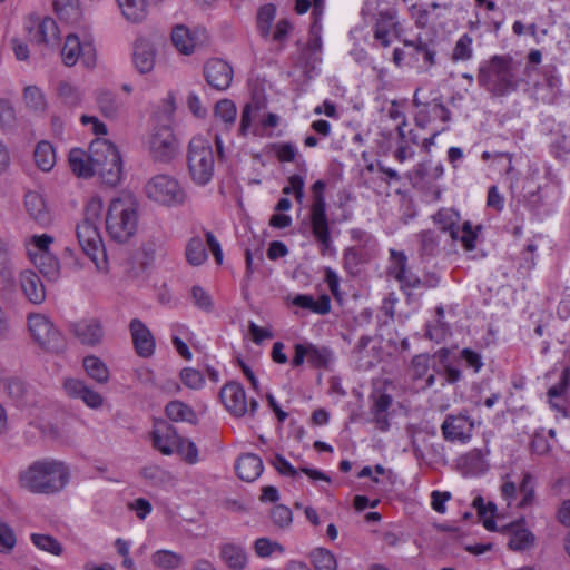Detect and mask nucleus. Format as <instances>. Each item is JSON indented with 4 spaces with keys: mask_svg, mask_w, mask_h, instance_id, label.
I'll return each mask as SVG.
<instances>
[{
    "mask_svg": "<svg viewBox=\"0 0 570 570\" xmlns=\"http://www.w3.org/2000/svg\"><path fill=\"white\" fill-rule=\"evenodd\" d=\"M520 66L510 55H494L480 65L478 83L494 97H505L515 92L523 81L519 76Z\"/></svg>",
    "mask_w": 570,
    "mask_h": 570,
    "instance_id": "f257e3e1",
    "label": "nucleus"
},
{
    "mask_svg": "<svg viewBox=\"0 0 570 570\" xmlns=\"http://www.w3.org/2000/svg\"><path fill=\"white\" fill-rule=\"evenodd\" d=\"M70 472L65 462L55 459H41L32 462L20 473L22 488L32 493L53 494L60 492L69 482Z\"/></svg>",
    "mask_w": 570,
    "mask_h": 570,
    "instance_id": "f03ea898",
    "label": "nucleus"
},
{
    "mask_svg": "<svg viewBox=\"0 0 570 570\" xmlns=\"http://www.w3.org/2000/svg\"><path fill=\"white\" fill-rule=\"evenodd\" d=\"M102 200L91 198L85 208L83 219L76 227V234L83 253L95 263L100 272H108V261L98 229V223L102 213Z\"/></svg>",
    "mask_w": 570,
    "mask_h": 570,
    "instance_id": "7ed1b4c3",
    "label": "nucleus"
},
{
    "mask_svg": "<svg viewBox=\"0 0 570 570\" xmlns=\"http://www.w3.org/2000/svg\"><path fill=\"white\" fill-rule=\"evenodd\" d=\"M138 213L130 198H116L106 215V232L116 243H127L137 232Z\"/></svg>",
    "mask_w": 570,
    "mask_h": 570,
    "instance_id": "20e7f679",
    "label": "nucleus"
},
{
    "mask_svg": "<svg viewBox=\"0 0 570 570\" xmlns=\"http://www.w3.org/2000/svg\"><path fill=\"white\" fill-rule=\"evenodd\" d=\"M326 184L323 180H316L312 187V205L309 210L311 232L318 245L322 256H331L335 253L331 236L330 220L326 213L325 202Z\"/></svg>",
    "mask_w": 570,
    "mask_h": 570,
    "instance_id": "39448f33",
    "label": "nucleus"
},
{
    "mask_svg": "<svg viewBox=\"0 0 570 570\" xmlns=\"http://www.w3.org/2000/svg\"><path fill=\"white\" fill-rule=\"evenodd\" d=\"M90 160L95 174L108 186H117L122 177V160L116 146L107 139L96 138L90 144Z\"/></svg>",
    "mask_w": 570,
    "mask_h": 570,
    "instance_id": "423d86ee",
    "label": "nucleus"
},
{
    "mask_svg": "<svg viewBox=\"0 0 570 570\" xmlns=\"http://www.w3.org/2000/svg\"><path fill=\"white\" fill-rule=\"evenodd\" d=\"M187 165L191 180L207 185L214 175L215 157L212 145L200 136L193 137L188 144Z\"/></svg>",
    "mask_w": 570,
    "mask_h": 570,
    "instance_id": "0eeeda50",
    "label": "nucleus"
},
{
    "mask_svg": "<svg viewBox=\"0 0 570 570\" xmlns=\"http://www.w3.org/2000/svg\"><path fill=\"white\" fill-rule=\"evenodd\" d=\"M28 330L32 340L43 350L60 353L66 347L63 335L51 320L40 313H30L27 317Z\"/></svg>",
    "mask_w": 570,
    "mask_h": 570,
    "instance_id": "6e6552de",
    "label": "nucleus"
},
{
    "mask_svg": "<svg viewBox=\"0 0 570 570\" xmlns=\"http://www.w3.org/2000/svg\"><path fill=\"white\" fill-rule=\"evenodd\" d=\"M145 190L148 198L165 206L181 205L186 198L184 188L169 175L154 176L146 184Z\"/></svg>",
    "mask_w": 570,
    "mask_h": 570,
    "instance_id": "1a4fd4ad",
    "label": "nucleus"
},
{
    "mask_svg": "<svg viewBox=\"0 0 570 570\" xmlns=\"http://www.w3.org/2000/svg\"><path fill=\"white\" fill-rule=\"evenodd\" d=\"M440 429L444 441L468 444L472 440L475 422L466 411H462L445 415Z\"/></svg>",
    "mask_w": 570,
    "mask_h": 570,
    "instance_id": "9d476101",
    "label": "nucleus"
},
{
    "mask_svg": "<svg viewBox=\"0 0 570 570\" xmlns=\"http://www.w3.org/2000/svg\"><path fill=\"white\" fill-rule=\"evenodd\" d=\"M61 57L63 63L68 67H72L78 61H81L86 68H94L97 60L94 43L89 40L80 41L79 37L75 33L66 37Z\"/></svg>",
    "mask_w": 570,
    "mask_h": 570,
    "instance_id": "9b49d317",
    "label": "nucleus"
},
{
    "mask_svg": "<svg viewBox=\"0 0 570 570\" xmlns=\"http://www.w3.org/2000/svg\"><path fill=\"white\" fill-rule=\"evenodd\" d=\"M305 361L314 368H327L333 362V351L327 346L315 345L308 341L295 344L292 366L299 367Z\"/></svg>",
    "mask_w": 570,
    "mask_h": 570,
    "instance_id": "f8f14e48",
    "label": "nucleus"
},
{
    "mask_svg": "<svg viewBox=\"0 0 570 570\" xmlns=\"http://www.w3.org/2000/svg\"><path fill=\"white\" fill-rule=\"evenodd\" d=\"M219 396L226 410L236 417H242L247 413L253 416L257 412L258 402L252 399L247 403L245 390L237 382L225 384L220 390Z\"/></svg>",
    "mask_w": 570,
    "mask_h": 570,
    "instance_id": "ddd939ff",
    "label": "nucleus"
},
{
    "mask_svg": "<svg viewBox=\"0 0 570 570\" xmlns=\"http://www.w3.org/2000/svg\"><path fill=\"white\" fill-rule=\"evenodd\" d=\"M401 24L397 20V11L393 8L379 11L373 26L374 39L384 48L391 46V35L397 39L401 37Z\"/></svg>",
    "mask_w": 570,
    "mask_h": 570,
    "instance_id": "4468645a",
    "label": "nucleus"
},
{
    "mask_svg": "<svg viewBox=\"0 0 570 570\" xmlns=\"http://www.w3.org/2000/svg\"><path fill=\"white\" fill-rule=\"evenodd\" d=\"M419 89L413 97V105L419 108L414 116V122L419 128L425 129L433 120L440 119L448 122L451 119L450 110L439 99L422 102L419 98Z\"/></svg>",
    "mask_w": 570,
    "mask_h": 570,
    "instance_id": "2eb2a0df",
    "label": "nucleus"
},
{
    "mask_svg": "<svg viewBox=\"0 0 570 570\" xmlns=\"http://www.w3.org/2000/svg\"><path fill=\"white\" fill-rule=\"evenodd\" d=\"M150 153L154 159L168 163L177 153V140L169 127L158 128L150 138Z\"/></svg>",
    "mask_w": 570,
    "mask_h": 570,
    "instance_id": "dca6fc26",
    "label": "nucleus"
},
{
    "mask_svg": "<svg viewBox=\"0 0 570 570\" xmlns=\"http://www.w3.org/2000/svg\"><path fill=\"white\" fill-rule=\"evenodd\" d=\"M233 75V68L223 59H210L204 66V77L207 83L218 91L229 88Z\"/></svg>",
    "mask_w": 570,
    "mask_h": 570,
    "instance_id": "f3484780",
    "label": "nucleus"
},
{
    "mask_svg": "<svg viewBox=\"0 0 570 570\" xmlns=\"http://www.w3.org/2000/svg\"><path fill=\"white\" fill-rule=\"evenodd\" d=\"M29 38L37 43L49 45L57 41L59 37V29L52 18L38 16H30L26 24Z\"/></svg>",
    "mask_w": 570,
    "mask_h": 570,
    "instance_id": "a211bd4d",
    "label": "nucleus"
},
{
    "mask_svg": "<svg viewBox=\"0 0 570 570\" xmlns=\"http://www.w3.org/2000/svg\"><path fill=\"white\" fill-rule=\"evenodd\" d=\"M129 330L136 353L140 357H150L155 352L156 343L149 328L139 318H132Z\"/></svg>",
    "mask_w": 570,
    "mask_h": 570,
    "instance_id": "6ab92c4d",
    "label": "nucleus"
},
{
    "mask_svg": "<svg viewBox=\"0 0 570 570\" xmlns=\"http://www.w3.org/2000/svg\"><path fill=\"white\" fill-rule=\"evenodd\" d=\"M69 331L83 345L95 346L102 341L104 330L96 318L81 320L69 324Z\"/></svg>",
    "mask_w": 570,
    "mask_h": 570,
    "instance_id": "aec40b11",
    "label": "nucleus"
},
{
    "mask_svg": "<svg viewBox=\"0 0 570 570\" xmlns=\"http://www.w3.org/2000/svg\"><path fill=\"white\" fill-rule=\"evenodd\" d=\"M63 389L70 397L80 399L87 406L91 409H99L104 403V397L101 394L89 387L83 381L79 379L65 380Z\"/></svg>",
    "mask_w": 570,
    "mask_h": 570,
    "instance_id": "412c9836",
    "label": "nucleus"
},
{
    "mask_svg": "<svg viewBox=\"0 0 570 570\" xmlns=\"http://www.w3.org/2000/svg\"><path fill=\"white\" fill-rule=\"evenodd\" d=\"M488 450L472 449L460 455L456 460L458 469L465 476H474L484 473L488 470L485 460Z\"/></svg>",
    "mask_w": 570,
    "mask_h": 570,
    "instance_id": "4be33fe9",
    "label": "nucleus"
},
{
    "mask_svg": "<svg viewBox=\"0 0 570 570\" xmlns=\"http://www.w3.org/2000/svg\"><path fill=\"white\" fill-rule=\"evenodd\" d=\"M524 520H518L502 528V531L510 534L508 547L513 551H524L534 544V534L525 529Z\"/></svg>",
    "mask_w": 570,
    "mask_h": 570,
    "instance_id": "5701e85b",
    "label": "nucleus"
},
{
    "mask_svg": "<svg viewBox=\"0 0 570 570\" xmlns=\"http://www.w3.org/2000/svg\"><path fill=\"white\" fill-rule=\"evenodd\" d=\"M153 445L165 455H170L180 442V435L169 424H161L154 429Z\"/></svg>",
    "mask_w": 570,
    "mask_h": 570,
    "instance_id": "b1692460",
    "label": "nucleus"
},
{
    "mask_svg": "<svg viewBox=\"0 0 570 570\" xmlns=\"http://www.w3.org/2000/svg\"><path fill=\"white\" fill-rule=\"evenodd\" d=\"M219 557L229 570H244L248 562L245 548L234 542H225L219 547Z\"/></svg>",
    "mask_w": 570,
    "mask_h": 570,
    "instance_id": "393cba45",
    "label": "nucleus"
},
{
    "mask_svg": "<svg viewBox=\"0 0 570 570\" xmlns=\"http://www.w3.org/2000/svg\"><path fill=\"white\" fill-rule=\"evenodd\" d=\"M20 286L32 304H41L46 299V289L40 277L32 271H24L20 274Z\"/></svg>",
    "mask_w": 570,
    "mask_h": 570,
    "instance_id": "a878e982",
    "label": "nucleus"
},
{
    "mask_svg": "<svg viewBox=\"0 0 570 570\" xmlns=\"http://www.w3.org/2000/svg\"><path fill=\"white\" fill-rule=\"evenodd\" d=\"M235 470L239 479L253 482L262 474L264 465L258 455L245 453L237 459Z\"/></svg>",
    "mask_w": 570,
    "mask_h": 570,
    "instance_id": "bb28decb",
    "label": "nucleus"
},
{
    "mask_svg": "<svg viewBox=\"0 0 570 570\" xmlns=\"http://www.w3.org/2000/svg\"><path fill=\"white\" fill-rule=\"evenodd\" d=\"M29 256L40 273L50 281H56L60 275V264L58 258L51 252L33 253L29 250Z\"/></svg>",
    "mask_w": 570,
    "mask_h": 570,
    "instance_id": "cd10ccee",
    "label": "nucleus"
},
{
    "mask_svg": "<svg viewBox=\"0 0 570 570\" xmlns=\"http://www.w3.org/2000/svg\"><path fill=\"white\" fill-rule=\"evenodd\" d=\"M69 166L72 173L81 178H90L95 175L94 164L90 160V151L87 154L80 148H73L69 153Z\"/></svg>",
    "mask_w": 570,
    "mask_h": 570,
    "instance_id": "c85d7f7f",
    "label": "nucleus"
},
{
    "mask_svg": "<svg viewBox=\"0 0 570 570\" xmlns=\"http://www.w3.org/2000/svg\"><path fill=\"white\" fill-rule=\"evenodd\" d=\"M132 61L140 73L150 72L155 66V50L147 41L140 40L135 43Z\"/></svg>",
    "mask_w": 570,
    "mask_h": 570,
    "instance_id": "c756f323",
    "label": "nucleus"
},
{
    "mask_svg": "<svg viewBox=\"0 0 570 570\" xmlns=\"http://www.w3.org/2000/svg\"><path fill=\"white\" fill-rule=\"evenodd\" d=\"M171 42L180 53L186 56L191 55L197 45L194 32L184 24H177L173 28Z\"/></svg>",
    "mask_w": 570,
    "mask_h": 570,
    "instance_id": "7c9ffc66",
    "label": "nucleus"
},
{
    "mask_svg": "<svg viewBox=\"0 0 570 570\" xmlns=\"http://www.w3.org/2000/svg\"><path fill=\"white\" fill-rule=\"evenodd\" d=\"M122 17L130 22H141L148 14L146 0H116Z\"/></svg>",
    "mask_w": 570,
    "mask_h": 570,
    "instance_id": "2f4dec72",
    "label": "nucleus"
},
{
    "mask_svg": "<svg viewBox=\"0 0 570 570\" xmlns=\"http://www.w3.org/2000/svg\"><path fill=\"white\" fill-rule=\"evenodd\" d=\"M24 206L31 218H33L36 222L42 225L49 223V213L40 194L36 191H28L24 195Z\"/></svg>",
    "mask_w": 570,
    "mask_h": 570,
    "instance_id": "473e14b6",
    "label": "nucleus"
},
{
    "mask_svg": "<svg viewBox=\"0 0 570 570\" xmlns=\"http://www.w3.org/2000/svg\"><path fill=\"white\" fill-rule=\"evenodd\" d=\"M459 213L451 208H442L433 215V222L439 225L441 232L449 233L453 240L458 238Z\"/></svg>",
    "mask_w": 570,
    "mask_h": 570,
    "instance_id": "72a5a7b5",
    "label": "nucleus"
},
{
    "mask_svg": "<svg viewBox=\"0 0 570 570\" xmlns=\"http://www.w3.org/2000/svg\"><path fill=\"white\" fill-rule=\"evenodd\" d=\"M166 415L174 422H188L195 424L197 415L195 411L181 401H171L166 405Z\"/></svg>",
    "mask_w": 570,
    "mask_h": 570,
    "instance_id": "f704fd0d",
    "label": "nucleus"
},
{
    "mask_svg": "<svg viewBox=\"0 0 570 570\" xmlns=\"http://www.w3.org/2000/svg\"><path fill=\"white\" fill-rule=\"evenodd\" d=\"M82 364L87 375L97 383L106 384L109 381V370L99 357L95 355L86 356Z\"/></svg>",
    "mask_w": 570,
    "mask_h": 570,
    "instance_id": "c9c22d12",
    "label": "nucleus"
},
{
    "mask_svg": "<svg viewBox=\"0 0 570 570\" xmlns=\"http://www.w3.org/2000/svg\"><path fill=\"white\" fill-rule=\"evenodd\" d=\"M151 563L161 570H174L181 566L183 556L170 550H157L151 554Z\"/></svg>",
    "mask_w": 570,
    "mask_h": 570,
    "instance_id": "e433bc0d",
    "label": "nucleus"
},
{
    "mask_svg": "<svg viewBox=\"0 0 570 570\" xmlns=\"http://www.w3.org/2000/svg\"><path fill=\"white\" fill-rule=\"evenodd\" d=\"M35 163L42 171H49L56 164V154L52 145L48 141H40L36 146Z\"/></svg>",
    "mask_w": 570,
    "mask_h": 570,
    "instance_id": "4c0bfd02",
    "label": "nucleus"
},
{
    "mask_svg": "<svg viewBox=\"0 0 570 570\" xmlns=\"http://www.w3.org/2000/svg\"><path fill=\"white\" fill-rule=\"evenodd\" d=\"M97 105L101 114L107 118L116 117L120 108V102L116 95L105 89L97 94Z\"/></svg>",
    "mask_w": 570,
    "mask_h": 570,
    "instance_id": "58836bf2",
    "label": "nucleus"
},
{
    "mask_svg": "<svg viewBox=\"0 0 570 570\" xmlns=\"http://www.w3.org/2000/svg\"><path fill=\"white\" fill-rule=\"evenodd\" d=\"M30 540L41 551L58 557L63 553L62 544L52 535L43 533H32L30 535Z\"/></svg>",
    "mask_w": 570,
    "mask_h": 570,
    "instance_id": "ea45409f",
    "label": "nucleus"
},
{
    "mask_svg": "<svg viewBox=\"0 0 570 570\" xmlns=\"http://www.w3.org/2000/svg\"><path fill=\"white\" fill-rule=\"evenodd\" d=\"M186 259L193 266H199L207 259L205 244L200 237H193L186 246Z\"/></svg>",
    "mask_w": 570,
    "mask_h": 570,
    "instance_id": "a19ab883",
    "label": "nucleus"
},
{
    "mask_svg": "<svg viewBox=\"0 0 570 570\" xmlns=\"http://www.w3.org/2000/svg\"><path fill=\"white\" fill-rule=\"evenodd\" d=\"M311 561L316 570H336L335 556L325 548H316L311 552Z\"/></svg>",
    "mask_w": 570,
    "mask_h": 570,
    "instance_id": "79ce46f5",
    "label": "nucleus"
},
{
    "mask_svg": "<svg viewBox=\"0 0 570 570\" xmlns=\"http://www.w3.org/2000/svg\"><path fill=\"white\" fill-rule=\"evenodd\" d=\"M275 16L276 8L272 3L264 4L257 12V30L259 35L265 39L269 37Z\"/></svg>",
    "mask_w": 570,
    "mask_h": 570,
    "instance_id": "37998d69",
    "label": "nucleus"
},
{
    "mask_svg": "<svg viewBox=\"0 0 570 570\" xmlns=\"http://www.w3.org/2000/svg\"><path fill=\"white\" fill-rule=\"evenodd\" d=\"M481 229V225L473 228L471 222L466 220L463 223L462 227L459 228L456 240L461 242L465 250L471 252L476 247V239Z\"/></svg>",
    "mask_w": 570,
    "mask_h": 570,
    "instance_id": "c03bdc74",
    "label": "nucleus"
},
{
    "mask_svg": "<svg viewBox=\"0 0 570 570\" xmlns=\"http://www.w3.org/2000/svg\"><path fill=\"white\" fill-rule=\"evenodd\" d=\"M23 100L31 111H45L47 102L42 91L36 86H28L23 90Z\"/></svg>",
    "mask_w": 570,
    "mask_h": 570,
    "instance_id": "a18cd8bd",
    "label": "nucleus"
},
{
    "mask_svg": "<svg viewBox=\"0 0 570 570\" xmlns=\"http://www.w3.org/2000/svg\"><path fill=\"white\" fill-rule=\"evenodd\" d=\"M473 39L470 35L464 33L455 42V46L452 51V61H466L470 60L473 56L472 48Z\"/></svg>",
    "mask_w": 570,
    "mask_h": 570,
    "instance_id": "49530a36",
    "label": "nucleus"
},
{
    "mask_svg": "<svg viewBox=\"0 0 570 570\" xmlns=\"http://www.w3.org/2000/svg\"><path fill=\"white\" fill-rule=\"evenodd\" d=\"M405 126L406 121L403 120L400 125H397V148L394 151V157L403 163L407 158H411L414 156L413 148L409 145L406 132H405Z\"/></svg>",
    "mask_w": 570,
    "mask_h": 570,
    "instance_id": "de8ad7c7",
    "label": "nucleus"
},
{
    "mask_svg": "<svg viewBox=\"0 0 570 570\" xmlns=\"http://www.w3.org/2000/svg\"><path fill=\"white\" fill-rule=\"evenodd\" d=\"M56 13L66 21H76L79 18L78 0H53Z\"/></svg>",
    "mask_w": 570,
    "mask_h": 570,
    "instance_id": "09e8293b",
    "label": "nucleus"
},
{
    "mask_svg": "<svg viewBox=\"0 0 570 570\" xmlns=\"http://www.w3.org/2000/svg\"><path fill=\"white\" fill-rule=\"evenodd\" d=\"M403 43L405 47H412L416 53H422L424 63L428 67L435 65L436 51L425 41L422 37H417L415 40L404 39Z\"/></svg>",
    "mask_w": 570,
    "mask_h": 570,
    "instance_id": "8fccbe9b",
    "label": "nucleus"
},
{
    "mask_svg": "<svg viewBox=\"0 0 570 570\" xmlns=\"http://www.w3.org/2000/svg\"><path fill=\"white\" fill-rule=\"evenodd\" d=\"M534 488H535L534 478L529 472L524 473L522 481L519 485V492L522 494V499L519 502L518 507L525 508V507L533 504Z\"/></svg>",
    "mask_w": 570,
    "mask_h": 570,
    "instance_id": "3c124183",
    "label": "nucleus"
},
{
    "mask_svg": "<svg viewBox=\"0 0 570 570\" xmlns=\"http://www.w3.org/2000/svg\"><path fill=\"white\" fill-rule=\"evenodd\" d=\"M473 507L478 510V514L482 519L483 527L489 531H495V521L492 519V517H487L488 513L493 514L495 512V505L491 502L488 503V505H484L483 498L476 497L473 500Z\"/></svg>",
    "mask_w": 570,
    "mask_h": 570,
    "instance_id": "603ef678",
    "label": "nucleus"
},
{
    "mask_svg": "<svg viewBox=\"0 0 570 570\" xmlns=\"http://www.w3.org/2000/svg\"><path fill=\"white\" fill-rule=\"evenodd\" d=\"M473 507L478 510V514L482 519L483 527L489 531H495V521L492 519V517H487L488 513L493 514L495 512V505L491 502L488 503V505H484L483 498L476 497L473 500Z\"/></svg>",
    "mask_w": 570,
    "mask_h": 570,
    "instance_id": "864d4df0",
    "label": "nucleus"
},
{
    "mask_svg": "<svg viewBox=\"0 0 570 570\" xmlns=\"http://www.w3.org/2000/svg\"><path fill=\"white\" fill-rule=\"evenodd\" d=\"M419 237L421 243V255L435 256L440 245L439 235L432 230H424L419 235Z\"/></svg>",
    "mask_w": 570,
    "mask_h": 570,
    "instance_id": "5fc2aeb1",
    "label": "nucleus"
},
{
    "mask_svg": "<svg viewBox=\"0 0 570 570\" xmlns=\"http://www.w3.org/2000/svg\"><path fill=\"white\" fill-rule=\"evenodd\" d=\"M254 551L259 558H268L274 552L283 553L284 547L276 541H272L268 538H258L254 542Z\"/></svg>",
    "mask_w": 570,
    "mask_h": 570,
    "instance_id": "6e6d98bb",
    "label": "nucleus"
},
{
    "mask_svg": "<svg viewBox=\"0 0 570 570\" xmlns=\"http://www.w3.org/2000/svg\"><path fill=\"white\" fill-rule=\"evenodd\" d=\"M237 115L235 104L229 99H223L215 106V117L219 118L227 125L234 124Z\"/></svg>",
    "mask_w": 570,
    "mask_h": 570,
    "instance_id": "4d7b16f0",
    "label": "nucleus"
},
{
    "mask_svg": "<svg viewBox=\"0 0 570 570\" xmlns=\"http://www.w3.org/2000/svg\"><path fill=\"white\" fill-rule=\"evenodd\" d=\"M58 96L67 106H77L81 100V94L77 88L66 81H61L57 87Z\"/></svg>",
    "mask_w": 570,
    "mask_h": 570,
    "instance_id": "13d9d810",
    "label": "nucleus"
},
{
    "mask_svg": "<svg viewBox=\"0 0 570 570\" xmlns=\"http://www.w3.org/2000/svg\"><path fill=\"white\" fill-rule=\"evenodd\" d=\"M272 150L281 163H292L298 156V149L293 142H276L272 145Z\"/></svg>",
    "mask_w": 570,
    "mask_h": 570,
    "instance_id": "bf43d9fd",
    "label": "nucleus"
},
{
    "mask_svg": "<svg viewBox=\"0 0 570 570\" xmlns=\"http://www.w3.org/2000/svg\"><path fill=\"white\" fill-rule=\"evenodd\" d=\"M390 258L391 265L389 268V273L396 279L399 276L403 275L407 267V256L404 252H400L396 249H390Z\"/></svg>",
    "mask_w": 570,
    "mask_h": 570,
    "instance_id": "052dcab7",
    "label": "nucleus"
},
{
    "mask_svg": "<svg viewBox=\"0 0 570 570\" xmlns=\"http://www.w3.org/2000/svg\"><path fill=\"white\" fill-rule=\"evenodd\" d=\"M431 355L428 353L417 354L411 362V375L413 380H421L426 376L430 368Z\"/></svg>",
    "mask_w": 570,
    "mask_h": 570,
    "instance_id": "680f3d73",
    "label": "nucleus"
},
{
    "mask_svg": "<svg viewBox=\"0 0 570 570\" xmlns=\"http://www.w3.org/2000/svg\"><path fill=\"white\" fill-rule=\"evenodd\" d=\"M541 75H542L544 85L552 92H557L560 90L562 80H561L560 75L558 73V68L556 65L543 66L541 69Z\"/></svg>",
    "mask_w": 570,
    "mask_h": 570,
    "instance_id": "e2e57ef3",
    "label": "nucleus"
},
{
    "mask_svg": "<svg viewBox=\"0 0 570 570\" xmlns=\"http://www.w3.org/2000/svg\"><path fill=\"white\" fill-rule=\"evenodd\" d=\"M271 519L275 525L287 528L293 521V513L286 505L277 504L271 511Z\"/></svg>",
    "mask_w": 570,
    "mask_h": 570,
    "instance_id": "0e129e2a",
    "label": "nucleus"
},
{
    "mask_svg": "<svg viewBox=\"0 0 570 570\" xmlns=\"http://www.w3.org/2000/svg\"><path fill=\"white\" fill-rule=\"evenodd\" d=\"M191 297L194 299V304L205 311L212 312L214 309V303L210 295L200 286H193L191 288Z\"/></svg>",
    "mask_w": 570,
    "mask_h": 570,
    "instance_id": "69168bd1",
    "label": "nucleus"
},
{
    "mask_svg": "<svg viewBox=\"0 0 570 570\" xmlns=\"http://www.w3.org/2000/svg\"><path fill=\"white\" fill-rule=\"evenodd\" d=\"M176 450L187 463L195 464L198 462V450L194 442L180 436V442Z\"/></svg>",
    "mask_w": 570,
    "mask_h": 570,
    "instance_id": "338daca9",
    "label": "nucleus"
},
{
    "mask_svg": "<svg viewBox=\"0 0 570 570\" xmlns=\"http://www.w3.org/2000/svg\"><path fill=\"white\" fill-rule=\"evenodd\" d=\"M181 382L194 390L202 387L205 383L203 374L191 367H186L180 372Z\"/></svg>",
    "mask_w": 570,
    "mask_h": 570,
    "instance_id": "774afa93",
    "label": "nucleus"
}]
</instances>
